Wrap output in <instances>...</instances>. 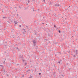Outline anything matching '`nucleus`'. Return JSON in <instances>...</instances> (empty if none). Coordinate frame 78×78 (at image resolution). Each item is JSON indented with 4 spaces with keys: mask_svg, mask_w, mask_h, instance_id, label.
Wrapping results in <instances>:
<instances>
[{
    "mask_svg": "<svg viewBox=\"0 0 78 78\" xmlns=\"http://www.w3.org/2000/svg\"><path fill=\"white\" fill-rule=\"evenodd\" d=\"M39 75H41V73H39Z\"/></svg>",
    "mask_w": 78,
    "mask_h": 78,
    "instance_id": "25",
    "label": "nucleus"
},
{
    "mask_svg": "<svg viewBox=\"0 0 78 78\" xmlns=\"http://www.w3.org/2000/svg\"><path fill=\"white\" fill-rule=\"evenodd\" d=\"M58 53H59V52H58Z\"/></svg>",
    "mask_w": 78,
    "mask_h": 78,
    "instance_id": "44",
    "label": "nucleus"
},
{
    "mask_svg": "<svg viewBox=\"0 0 78 78\" xmlns=\"http://www.w3.org/2000/svg\"><path fill=\"white\" fill-rule=\"evenodd\" d=\"M8 19H9V17H8Z\"/></svg>",
    "mask_w": 78,
    "mask_h": 78,
    "instance_id": "38",
    "label": "nucleus"
},
{
    "mask_svg": "<svg viewBox=\"0 0 78 78\" xmlns=\"http://www.w3.org/2000/svg\"><path fill=\"white\" fill-rule=\"evenodd\" d=\"M2 12H3V9H2Z\"/></svg>",
    "mask_w": 78,
    "mask_h": 78,
    "instance_id": "23",
    "label": "nucleus"
},
{
    "mask_svg": "<svg viewBox=\"0 0 78 78\" xmlns=\"http://www.w3.org/2000/svg\"><path fill=\"white\" fill-rule=\"evenodd\" d=\"M45 40L46 41H48V39H46Z\"/></svg>",
    "mask_w": 78,
    "mask_h": 78,
    "instance_id": "20",
    "label": "nucleus"
},
{
    "mask_svg": "<svg viewBox=\"0 0 78 78\" xmlns=\"http://www.w3.org/2000/svg\"><path fill=\"white\" fill-rule=\"evenodd\" d=\"M27 5H28V4L27 3Z\"/></svg>",
    "mask_w": 78,
    "mask_h": 78,
    "instance_id": "31",
    "label": "nucleus"
},
{
    "mask_svg": "<svg viewBox=\"0 0 78 78\" xmlns=\"http://www.w3.org/2000/svg\"><path fill=\"white\" fill-rule=\"evenodd\" d=\"M22 60L23 61V62H25V60L23 59V58H22Z\"/></svg>",
    "mask_w": 78,
    "mask_h": 78,
    "instance_id": "13",
    "label": "nucleus"
},
{
    "mask_svg": "<svg viewBox=\"0 0 78 78\" xmlns=\"http://www.w3.org/2000/svg\"><path fill=\"white\" fill-rule=\"evenodd\" d=\"M6 17H3L2 18H3V19H4V18H6Z\"/></svg>",
    "mask_w": 78,
    "mask_h": 78,
    "instance_id": "16",
    "label": "nucleus"
},
{
    "mask_svg": "<svg viewBox=\"0 0 78 78\" xmlns=\"http://www.w3.org/2000/svg\"><path fill=\"white\" fill-rule=\"evenodd\" d=\"M19 48H18V47H17V48H16V49H18Z\"/></svg>",
    "mask_w": 78,
    "mask_h": 78,
    "instance_id": "29",
    "label": "nucleus"
},
{
    "mask_svg": "<svg viewBox=\"0 0 78 78\" xmlns=\"http://www.w3.org/2000/svg\"><path fill=\"white\" fill-rule=\"evenodd\" d=\"M29 78H32V76H30L29 77Z\"/></svg>",
    "mask_w": 78,
    "mask_h": 78,
    "instance_id": "17",
    "label": "nucleus"
},
{
    "mask_svg": "<svg viewBox=\"0 0 78 78\" xmlns=\"http://www.w3.org/2000/svg\"><path fill=\"white\" fill-rule=\"evenodd\" d=\"M19 57H20V58H23V56L21 55H19Z\"/></svg>",
    "mask_w": 78,
    "mask_h": 78,
    "instance_id": "5",
    "label": "nucleus"
},
{
    "mask_svg": "<svg viewBox=\"0 0 78 78\" xmlns=\"http://www.w3.org/2000/svg\"><path fill=\"white\" fill-rule=\"evenodd\" d=\"M24 76V75H23L22 76V77H23Z\"/></svg>",
    "mask_w": 78,
    "mask_h": 78,
    "instance_id": "21",
    "label": "nucleus"
},
{
    "mask_svg": "<svg viewBox=\"0 0 78 78\" xmlns=\"http://www.w3.org/2000/svg\"><path fill=\"white\" fill-rule=\"evenodd\" d=\"M30 3V0L28 1V3Z\"/></svg>",
    "mask_w": 78,
    "mask_h": 78,
    "instance_id": "19",
    "label": "nucleus"
},
{
    "mask_svg": "<svg viewBox=\"0 0 78 78\" xmlns=\"http://www.w3.org/2000/svg\"><path fill=\"white\" fill-rule=\"evenodd\" d=\"M0 67H2V68H3V65H0Z\"/></svg>",
    "mask_w": 78,
    "mask_h": 78,
    "instance_id": "8",
    "label": "nucleus"
},
{
    "mask_svg": "<svg viewBox=\"0 0 78 78\" xmlns=\"http://www.w3.org/2000/svg\"><path fill=\"white\" fill-rule=\"evenodd\" d=\"M27 65V63H25V65H24L25 66H26Z\"/></svg>",
    "mask_w": 78,
    "mask_h": 78,
    "instance_id": "24",
    "label": "nucleus"
},
{
    "mask_svg": "<svg viewBox=\"0 0 78 78\" xmlns=\"http://www.w3.org/2000/svg\"><path fill=\"white\" fill-rule=\"evenodd\" d=\"M26 28H27V29H28V26H26Z\"/></svg>",
    "mask_w": 78,
    "mask_h": 78,
    "instance_id": "9",
    "label": "nucleus"
},
{
    "mask_svg": "<svg viewBox=\"0 0 78 78\" xmlns=\"http://www.w3.org/2000/svg\"><path fill=\"white\" fill-rule=\"evenodd\" d=\"M58 33H61V30H58Z\"/></svg>",
    "mask_w": 78,
    "mask_h": 78,
    "instance_id": "15",
    "label": "nucleus"
},
{
    "mask_svg": "<svg viewBox=\"0 0 78 78\" xmlns=\"http://www.w3.org/2000/svg\"><path fill=\"white\" fill-rule=\"evenodd\" d=\"M54 27H55V28L56 27V26L55 25H54Z\"/></svg>",
    "mask_w": 78,
    "mask_h": 78,
    "instance_id": "14",
    "label": "nucleus"
},
{
    "mask_svg": "<svg viewBox=\"0 0 78 78\" xmlns=\"http://www.w3.org/2000/svg\"><path fill=\"white\" fill-rule=\"evenodd\" d=\"M43 25H44V23H42Z\"/></svg>",
    "mask_w": 78,
    "mask_h": 78,
    "instance_id": "32",
    "label": "nucleus"
},
{
    "mask_svg": "<svg viewBox=\"0 0 78 78\" xmlns=\"http://www.w3.org/2000/svg\"><path fill=\"white\" fill-rule=\"evenodd\" d=\"M60 61L58 62V63H60Z\"/></svg>",
    "mask_w": 78,
    "mask_h": 78,
    "instance_id": "28",
    "label": "nucleus"
},
{
    "mask_svg": "<svg viewBox=\"0 0 78 78\" xmlns=\"http://www.w3.org/2000/svg\"><path fill=\"white\" fill-rule=\"evenodd\" d=\"M17 16H18V15H17Z\"/></svg>",
    "mask_w": 78,
    "mask_h": 78,
    "instance_id": "43",
    "label": "nucleus"
},
{
    "mask_svg": "<svg viewBox=\"0 0 78 78\" xmlns=\"http://www.w3.org/2000/svg\"><path fill=\"white\" fill-rule=\"evenodd\" d=\"M48 36L49 37H50V34H48Z\"/></svg>",
    "mask_w": 78,
    "mask_h": 78,
    "instance_id": "11",
    "label": "nucleus"
},
{
    "mask_svg": "<svg viewBox=\"0 0 78 78\" xmlns=\"http://www.w3.org/2000/svg\"><path fill=\"white\" fill-rule=\"evenodd\" d=\"M43 2H45V0H44L43 1Z\"/></svg>",
    "mask_w": 78,
    "mask_h": 78,
    "instance_id": "22",
    "label": "nucleus"
},
{
    "mask_svg": "<svg viewBox=\"0 0 78 78\" xmlns=\"http://www.w3.org/2000/svg\"><path fill=\"white\" fill-rule=\"evenodd\" d=\"M35 34H36V33H35Z\"/></svg>",
    "mask_w": 78,
    "mask_h": 78,
    "instance_id": "41",
    "label": "nucleus"
},
{
    "mask_svg": "<svg viewBox=\"0 0 78 78\" xmlns=\"http://www.w3.org/2000/svg\"><path fill=\"white\" fill-rule=\"evenodd\" d=\"M33 44L34 45H36V41L35 40H34L33 41Z\"/></svg>",
    "mask_w": 78,
    "mask_h": 78,
    "instance_id": "2",
    "label": "nucleus"
},
{
    "mask_svg": "<svg viewBox=\"0 0 78 78\" xmlns=\"http://www.w3.org/2000/svg\"><path fill=\"white\" fill-rule=\"evenodd\" d=\"M30 69H28L27 70V72H30Z\"/></svg>",
    "mask_w": 78,
    "mask_h": 78,
    "instance_id": "6",
    "label": "nucleus"
},
{
    "mask_svg": "<svg viewBox=\"0 0 78 78\" xmlns=\"http://www.w3.org/2000/svg\"><path fill=\"white\" fill-rule=\"evenodd\" d=\"M7 22H9V21H8Z\"/></svg>",
    "mask_w": 78,
    "mask_h": 78,
    "instance_id": "36",
    "label": "nucleus"
},
{
    "mask_svg": "<svg viewBox=\"0 0 78 78\" xmlns=\"http://www.w3.org/2000/svg\"><path fill=\"white\" fill-rule=\"evenodd\" d=\"M55 56H56V55H55Z\"/></svg>",
    "mask_w": 78,
    "mask_h": 78,
    "instance_id": "34",
    "label": "nucleus"
},
{
    "mask_svg": "<svg viewBox=\"0 0 78 78\" xmlns=\"http://www.w3.org/2000/svg\"><path fill=\"white\" fill-rule=\"evenodd\" d=\"M5 61H4V62H3V64H5Z\"/></svg>",
    "mask_w": 78,
    "mask_h": 78,
    "instance_id": "18",
    "label": "nucleus"
},
{
    "mask_svg": "<svg viewBox=\"0 0 78 78\" xmlns=\"http://www.w3.org/2000/svg\"><path fill=\"white\" fill-rule=\"evenodd\" d=\"M11 32H12V31H11Z\"/></svg>",
    "mask_w": 78,
    "mask_h": 78,
    "instance_id": "39",
    "label": "nucleus"
},
{
    "mask_svg": "<svg viewBox=\"0 0 78 78\" xmlns=\"http://www.w3.org/2000/svg\"><path fill=\"white\" fill-rule=\"evenodd\" d=\"M19 27H21V25H20Z\"/></svg>",
    "mask_w": 78,
    "mask_h": 78,
    "instance_id": "33",
    "label": "nucleus"
},
{
    "mask_svg": "<svg viewBox=\"0 0 78 78\" xmlns=\"http://www.w3.org/2000/svg\"><path fill=\"white\" fill-rule=\"evenodd\" d=\"M53 15L54 17H56V14L55 13L54 14H53Z\"/></svg>",
    "mask_w": 78,
    "mask_h": 78,
    "instance_id": "10",
    "label": "nucleus"
},
{
    "mask_svg": "<svg viewBox=\"0 0 78 78\" xmlns=\"http://www.w3.org/2000/svg\"><path fill=\"white\" fill-rule=\"evenodd\" d=\"M73 57H75V58H76V56H75V55H73Z\"/></svg>",
    "mask_w": 78,
    "mask_h": 78,
    "instance_id": "12",
    "label": "nucleus"
},
{
    "mask_svg": "<svg viewBox=\"0 0 78 78\" xmlns=\"http://www.w3.org/2000/svg\"><path fill=\"white\" fill-rule=\"evenodd\" d=\"M55 6H59L60 5H59L55 4Z\"/></svg>",
    "mask_w": 78,
    "mask_h": 78,
    "instance_id": "4",
    "label": "nucleus"
},
{
    "mask_svg": "<svg viewBox=\"0 0 78 78\" xmlns=\"http://www.w3.org/2000/svg\"><path fill=\"white\" fill-rule=\"evenodd\" d=\"M17 66H19V64H17Z\"/></svg>",
    "mask_w": 78,
    "mask_h": 78,
    "instance_id": "30",
    "label": "nucleus"
},
{
    "mask_svg": "<svg viewBox=\"0 0 78 78\" xmlns=\"http://www.w3.org/2000/svg\"><path fill=\"white\" fill-rule=\"evenodd\" d=\"M33 11H34V10H33Z\"/></svg>",
    "mask_w": 78,
    "mask_h": 78,
    "instance_id": "35",
    "label": "nucleus"
},
{
    "mask_svg": "<svg viewBox=\"0 0 78 78\" xmlns=\"http://www.w3.org/2000/svg\"><path fill=\"white\" fill-rule=\"evenodd\" d=\"M69 7H70V6H69Z\"/></svg>",
    "mask_w": 78,
    "mask_h": 78,
    "instance_id": "37",
    "label": "nucleus"
},
{
    "mask_svg": "<svg viewBox=\"0 0 78 78\" xmlns=\"http://www.w3.org/2000/svg\"><path fill=\"white\" fill-rule=\"evenodd\" d=\"M7 76H9V75L8 74H6Z\"/></svg>",
    "mask_w": 78,
    "mask_h": 78,
    "instance_id": "27",
    "label": "nucleus"
},
{
    "mask_svg": "<svg viewBox=\"0 0 78 78\" xmlns=\"http://www.w3.org/2000/svg\"><path fill=\"white\" fill-rule=\"evenodd\" d=\"M72 55H73V54H72Z\"/></svg>",
    "mask_w": 78,
    "mask_h": 78,
    "instance_id": "42",
    "label": "nucleus"
},
{
    "mask_svg": "<svg viewBox=\"0 0 78 78\" xmlns=\"http://www.w3.org/2000/svg\"><path fill=\"white\" fill-rule=\"evenodd\" d=\"M23 31H24V32H23V34H25V33H27V31H26V29H23Z\"/></svg>",
    "mask_w": 78,
    "mask_h": 78,
    "instance_id": "1",
    "label": "nucleus"
},
{
    "mask_svg": "<svg viewBox=\"0 0 78 78\" xmlns=\"http://www.w3.org/2000/svg\"><path fill=\"white\" fill-rule=\"evenodd\" d=\"M57 53H58V52H57Z\"/></svg>",
    "mask_w": 78,
    "mask_h": 78,
    "instance_id": "40",
    "label": "nucleus"
},
{
    "mask_svg": "<svg viewBox=\"0 0 78 78\" xmlns=\"http://www.w3.org/2000/svg\"><path fill=\"white\" fill-rule=\"evenodd\" d=\"M15 24H17V23H18L17 21H14Z\"/></svg>",
    "mask_w": 78,
    "mask_h": 78,
    "instance_id": "7",
    "label": "nucleus"
},
{
    "mask_svg": "<svg viewBox=\"0 0 78 78\" xmlns=\"http://www.w3.org/2000/svg\"><path fill=\"white\" fill-rule=\"evenodd\" d=\"M78 50H76V55L77 56V55L78 54V53H77L78 52Z\"/></svg>",
    "mask_w": 78,
    "mask_h": 78,
    "instance_id": "3",
    "label": "nucleus"
},
{
    "mask_svg": "<svg viewBox=\"0 0 78 78\" xmlns=\"http://www.w3.org/2000/svg\"><path fill=\"white\" fill-rule=\"evenodd\" d=\"M51 2H50L49 5H51Z\"/></svg>",
    "mask_w": 78,
    "mask_h": 78,
    "instance_id": "26",
    "label": "nucleus"
}]
</instances>
